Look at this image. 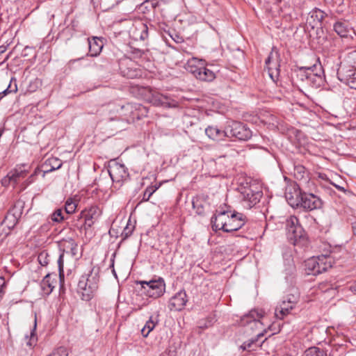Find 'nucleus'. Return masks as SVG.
Listing matches in <instances>:
<instances>
[{"mask_svg": "<svg viewBox=\"0 0 356 356\" xmlns=\"http://www.w3.org/2000/svg\"><path fill=\"white\" fill-rule=\"evenodd\" d=\"M45 168L44 172H51L59 169L62 166V161L55 157L47 159L44 165Z\"/></svg>", "mask_w": 356, "mask_h": 356, "instance_id": "29", "label": "nucleus"}, {"mask_svg": "<svg viewBox=\"0 0 356 356\" xmlns=\"http://www.w3.org/2000/svg\"><path fill=\"white\" fill-rule=\"evenodd\" d=\"M111 261H112V263H111V268H114V259H112V260H111ZM112 271H113V273L115 275H116V273H115V271L114 268H113V270H112Z\"/></svg>", "mask_w": 356, "mask_h": 356, "instance_id": "52", "label": "nucleus"}, {"mask_svg": "<svg viewBox=\"0 0 356 356\" xmlns=\"http://www.w3.org/2000/svg\"><path fill=\"white\" fill-rule=\"evenodd\" d=\"M108 172L114 183L115 188H120L122 184L129 179L127 168L115 160L111 161L108 166Z\"/></svg>", "mask_w": 356, "mask_h": 356, "instance_id": "7", "label": "nucleus"}, {"mask_svg": "<svg viewBox=\"0 0 356 356\" xmlns=\"http://www.w3.org/2000/svg\"><path fill=\"white\" fill-rule=\"evenodd\" d=\"M120 70L122 75L128 79H136L142 76L141 70L136 67L130 59H124L120 62Z\"/></svg>", "mask_w": 356, "mask_h": 356, "instance_id": "17", "label": "nucleus"}, {"mask_svg": "<svg viewBox=\"0 0 356 356\" xmlns=\"http://www.w3.org/2000/svg\"><path fill=\"white\" fill-rule=\"evenodd\" d=\"M286 229L288 238L293 245H296L299 242L305 240V231L299 224L298 218L295 216H291L286 220Z\"/></svg>", "mask_w": 356, "mask_h": 356, "instance_id": "8", "label": "nucleus"}, {"mask_svg": "<svg viewBox=\"0 0 356 356\" xmlns=\"http://www.w3.org/2000/svg\"><path fill=\"white\" fill-rule=\"evenodd\" d=\"M304 356H327L326 353L316 346L307 348L304 353Z\"/></svg>", "mask_w": 356, "mask_h": 356, "instance_id": "36", "label": "nucleus"}, {"mask_svg": "<svg viewBox=\"0 0 356 356\" xmlns=\"http://www.w3.org/2000/svg\"><path fill=\"white\" fill-rule=\"evenodd\" d=\"M278 58V51L273 48L265 61L268 75L274 82H276L279 76Z\"/></svg>", "mask_w": 356, "mask_h": 356, "instance_id": "15", "label": "nucleus"}, {"mask_svg": "<svg viewBox=\"0 0 356 356\" xmlns=\"http://www.w3.org/2000/svg\"><path fill=\"white\" fill-rule=\"evenodd\" d=\"M350 290L356 293V280L350 286Z\"/></svg>", "mask_w": 356, "mask_h": 356, "instance_id": "50", "label": "nucleus"}, {"mask_svg": "<svg viewBox=\"0 0 356 356\" xmlns=\"http://www.w3.org/2000/svg\"><path fill=\"white\" fill-rule=\"evenodd\" d=\"M348 86L353 89L356 90V75L353 79L348 83Z\"/></svg>", "mask_w": 356, "mask_h": 356, "instance_id": "49", "label": "nucleus"}, {"mask_svg": "<svg viewBox=\"0 0 356 356\" xmlns=\"http://www.w3.org/2000/svg\"><path fill=\"white\" fill-rule=\"evenodd\" d=\"M48 356H67V353L65 348L59 347Z\"/></svg>", "mask_w": 356, "mask_h": 356, "instance_id": "43", "label": "nucleus"}, {"mask_svg": "<svg viewBox=\"0 0 356 356\" xmlns=\"http://www.w3.org/2000/svg\"><path fill=\"white\" fill-rule=\"evenodd\" d=\"M227 137L232 136L240 140H248L252 137L251 130L243 123L232 121L227 126Z\"/></svg>", "mask_w": 356, "mask_h": 356, "instance_id": "11", "label": "nucleus"}, {"mask_svg": "<svg viewBox=\"0 0 356 356\" xmlns=\"http://www.w3.org/2000/svg\"><path fill=\"white\" fill-rule=\"evenodd\" d=\"M40 287L44 294L49 295L52 292L55 286L54 280H51V274L49 273L44 276L40 283Z\"/></svg>", "mask_w": 356, "mask_h": 356, "instance_id": "27", "label": "nucleus"}, {"mask_svg": "<svg viewBox=\"0 0 356 356\" xmlns=\"http://www.w3.org/2000/svg\"><path fill=\"white\" fill-rule=\"evenodd\" d=\"M157 324V321H154L152 317L151 316L149 319L146 322L145 326L141 330V334L144 337H147L151 331L154 330L156 325Z\"/></svg>", "mask_w": 356, "mask_h": 356, "instance_id": "33", "label": "nucleus"}, {"mask_svg": "<svg viewBox=\"0 0 356 356\" xmlns=\"http://www.w3.org/2000/svg\"><path fill=\"white\" fill-rule=\"evenodd\" d=\"M6 281L4 277H0V293L4 294L3 288L6 286Z\"/></svg>", "mask_w": 356, "mask_h": 356, "instance_id": "46", "label": "nucleus"}, {"mask_svg": "<svg viewBox=\"0 0 356 356\" xmlns=\"http://www.w3.org/2000/svg\"><path fill=\"white\" fill-rule=\"evenodd\" d=\"M51 220L55 222H60L64 220L62 209H56L50 216Z\"/></svg>", "mask_w": 356, "mask_h": 356, "instance_id": "40", "label": "nucleus"}, {"mask_svg": "<svg viewBox=\"0 0 356 356\" xmlns=\"http://www.w3.org/2000/svg\"><path fill=\"white\" fill-rule=\"evenodd\" d=\"M211 222L213 230L231 232L241 229L246 222V217L242 213L232 210L230 207L225 206L216 210Z\"/></svg>", "mask_w": 356, "mask_h": 356, "instance_id": "1", "label": "nucleus"}, {"mask_svg": "<svg viewBox=\"0 0 356 356\" xmlns=\"http://www.w3.org/2000/svg\"><path fill=\"white\" fill-rule=\"evenodd\" d=\"M332 266V259L330 257H313L305 261V271L308 275H317L327 271Z\"/></svg>", "mask_w": 356, "mask_h": 356, "instance_id": "4", "label": "nucleus"}, {"mask_svg": "<svg viewBox=\"0 0 356 356\" xmlns=\"http://www.w3.org/2000/svg\"><path fill=\"white\" fill-rule=\"evenodd\" d=\"M132 53L134 58H140L144 54V51L140 49H134Z\"/></svg>", "mask_w": 356, "mask_h": 356, "instance_id": "48", "label": "nucleus"}, {"mask_svg": "<svg viewBox=\"0 0 356 356\" xmlns=\"http://www.w3.org/2000/svg\"><path fill=\"white\" fill-rule=\"evenodd\" d=\"M89 46V54L91 56H97L102 50L104 44L102 40L97 37L88 39Z\"/></svg>", "mask_w": 356, "mask_h": 356, "instance_id": "23", "label": "nucleus"}, {"mask_svg": "<svg viewBox=\"0 0 356 356\" xmlns=\"http://www.w3.org/2000/svg\"><path fill=\"white\" fill-rule=\"evenodd\" d=\"M17 222V220L13 215L6 216L3 224L6 225L9 229L13 227Z\"/></svg>", "mask_w": 356, "mask_h": 356, "instance_id": "41", "label": "nucleus"}, {"mask_svg": "<svg viewBox=\"0 0 356 356\" xmlns=\"http://www.w3.org/2000/svg\"><path fill=\"white\" fill-rule=\"evenodd\" d=\"M298 298L294 295H288L275 308V314L277 318L282 319L289 314L298 303Z\"/></svg>", "mask_w": 356, "mask_h": 356, "instance_id": "14", "label": "nucleus"}, {"mask_svg": "<svg viewBox=\"0 0 356 356\" xmlns=\"http://www.w3.org/2000/svg\"><path fill=\"white\" fill-rule=\"evenodd\" d=\"M97 287V278L92 275L86 274L82 275L79 281L77 291L83 300L88 301L93 296Z\"/></svg>", "mask_w": 356, "mask_h": 356, "instance_id": "6", "label": "nucleus"}, {"mask_svg": "<svg viewBox=\"0 0 356 356\" xmlns=\"http://www.w3.org/2000/svg\"><path fill=\"white\" fill-rule=\"evenodd\" d=\"M160 185H151L145 189L143 195L142 202H147L150 197L158 190Z\"/></svg>", "mask_w": 356, "mask_h": 356, "instance_id": "38", "label": "nucleus"}, {"mask_svg": "<svg viewBox=\"0 0 356 356\" xmlns=\"http://www.w3.org/2000/svg\"><path fill=\"white\" fill-rule=\"evenodd\" d=\"M149 29L146 24L140 22L131 31L132 37L136 40H145L148 38Z\"/></svg>", "mask_w": 356, "mask_h": 356, "instance_id": "21", "label": "nucleus"}, {"mask_svg": "<svg viewBox=\"0 0 356 356\" xmlns=\"http://www.w3.org/2000/svg\"><path fill=\"white\" fill-rule=\"evenodd\" d=\"M173 40L176 42H181V38L177 36V40H175V38H173Z\"/></svg>", "mask_w": 356, "mask_h": 356, "instance_id": "53", "label": "nucleus"}, {"mask_svg": "<svg viewBox=\"0 0 356 356\" xmlns=\"http://www.w3.org/2000/svg\"><path fill=\"white\" fill-rule=\"evenodd\" d=\"M38 261L42 266H46L48 264L47 253L41 252L38 255Z\"/></svg>", "mask_w": 356, "mask_h": 356, "instance_id": "44", "label": "nucleus"}, {"mask_svg": "<svg viewBox=\"0 0 356 356\" xmlns=\"http://www.w3.org/2000/svg\"><path fill=\"white\" fill-rule=\"evenodd\" d=\"M204 65V60L202 59H197V58H192L188 60L186 69L196 78L198 72H200V68Z\"/></svg>", "mask_w": 356, "mask_h": 356, "instance_id": "24", "label": "nucleus"}, {"mask_svg": "<svg viewBox=\"0 0 356 356\" xmlns=\"http://www.w3.org/2000/svg\"><path fill=\"white\" fill-rule=\"evenodd\" d=\"M133 229H134V227H129L127 225L122 233V236H123V238H127L129 236H131V234H132Z\"/></svg>", "mask_w": 356, "mask_h": 356, "instance_id": "45", "label": "nucleus"}, {"mask_svg": "<svg viewBox=\"0 0 356 356\" xmlns=\"http://www.w3.org/2000/svg\"><path fill=\"white\" fill-rule=\"evenodd\" d=\"M196 79L202 81L211 82L216 79V74L204 65L198 72Z\"/></svg>", "mask_w": 356, "mask_h": 356, "instance_id": "26", "label": "nucleus"}, {"mask_svg": "<svg viewBox=\"0 0 356 356\" xmlns=\"http://www.w3.org/2000/svg\"><path fill=\"white\" fill-rule=\"evenodd\" d=\"M304 191L300 186L296 182L289 183L285 188V197L288 203L292 207H298L300 199Z\"/></svg>", "mask_w": 356, "mask_h": 356, "instance_id": "12", "label": "nucleus"}, {"mask_svg": "<svg viewBox=\"0 0 356 356\" xmlns=\"http://www.w3.org/2000/svg\"><path fill=\"white\" fill-rule=\"evenodd\" d=\"M35 329H36V318L35 319V321H34L33 328L31 330V334H30V339H29V341H27V345L29 346H31L36 343L37 337H36V334H35Z\"/></svg>", "mask_w": 356, "mask_h": 356, "instance_id": "42", "label": "nucleus"}, {"mask_svg": "<svg viewBox=\"0 0 356 356\" xmlns=\"http://www.w3.org/2000/svg\"><path fill=\"white\" fill-rule=\"evenodd\" d=\"M264 314L263 310H251L248 314L243 317L241 323L244 326H250L251 329L261 328L262 323L260 321V318L264 317Z\"/></svg>", "mask_w": 356, "mask_h": 356, "instance_id": "16", "label": "nucleus"}, {"mask_svg": "<svg viewBox=\"0 0 356 356\" xmlns=\"http://www.w3.org/2000/svg\"><path fill=\"white\" fill-rule=\"evenodd\" d=\"M293 175L296 179L299 181L304 180L305 182L309 177V172L303 165L300 164L294 165Z\"/></svg>", "mask_w": 356, "mask_h": 356, "instance_id": "28", "label": "nucleus"}, {"mask_svg": "<svg viewBox=\"0 0 356 356\" xmlns=\"http://www.w3.org/2000/svg\"><path fill=\"white\" fill-rule=\"evenodd\" d=\"M264 337V334L262 332H260L257 334V337L252 338L247 341H245L243 345L241 346V348L243 350H248L250 351L252 349H251V347L252 345L255 344L257 346H261L262 343L264 342L265 340H263L262 342L260 344H257V342L259 341V339Z\"/></svg>", "mask_w": 356, "mask_h": 356, "instance_id": "32", "label": "nucleus"}, {"mask_svg": "<svg viewBox=\"0 0 356 356\" xmlns=\"http://www.w3.org/2000/svg\"><path fill=\"white\" fill-rule=\"evenodd\" d=\"M310 13H311V17L314 18V20L316 21V22L319 23L320 24H321L323 22V20L326 17H327V13H325L324 11H323L318 8L314 9Z\"/></svg>", "mask_w": 356, "mask_h": 356, "instance_id": "35", "label": "nucleus"}, {"mask_svg": "<svg viewBox=\"0 0 356 356\" xmlns=\"http://www.w3.org/2000/svg\"><path fill=\"white\" fill-rule=\"evenodd\" d=\"M323 206V201L320 197L312 193L304 191L300 199L298 207H301L306 211H312L321 209Z\"/></svg>", "mask_w": 356, "mask_h": 356, "instance_id": "13", "label": "nucleus"}, {"mask_svg": "<svg viewBox=\"0 0 356 356\" xmlns=\"http://www.w3.org/2000/svg\"><path fill=\"white\" fill-rule=\"evenodd\" d=\"M205 134L213 140H219L225 137H227V127L225 130H221L216 126H209L205 129Z\"/></svg>", "mask_w": 356, "mask_h": 356, "instance_id": "22", "label": "nucleus"}, {"mask_svg": "<svg viewBox=\"0 0 356 356\" xmlns=\"http://www.w3.org/2000/svg\"><path fill=\"white\" fill-rule=\"evenodd\" d=\"M136 283L141 285L143 293L154 299L163 296L165 290V284L162 278L152 280L149 282L138 281Z\"/></svg>", "mask_w": 356, "mask_h": 356, "instance_id": "9", "label": "nucleus"}, {"mask_svg": "<svg viewBox=\"0 0 356 356\" xmlns=\"http://www.w3.org/2000/svg\"><path fill=\"white\" fill-rule=\"evenodd\" d=\"M193 209L198 215H202L204 213L206 202L200 197H195L192 200Z\"/></svg>", "mask_w": 356, "mask_h": 356, "instance_id": "31", "label": "nucleus"}, {"mask_svg": "<svg viewBox=\"0 0 356 356\" xmlns=\"http://www.w3.org/2000/svg\"><path fill=\"white\" fill-rule=\"evenodd\" d=\"M77 252H78V245L77 244L75 243V246L74 247H72L71 249H70L69 250V253L72 256V257H75L77 255Z\"/></svg>", "mask_w": 356, "mask_h": 356, "instance_id": "47", "label": "nucleus"}, {"mask_svg": "<svg viewBox=\"0 0 356 356\" xmlns=\"http://www.w3.org/2000/svg\"><path fill=\"white\" fill-rule=\"evenodd\" d=\"M134 108L137 109L136 105L134 106L132 104H129V103L127 104L126 105H122V106H119V105L118 106H115V105L109 104L107 106V109L109 111H115L116 112H119L120 110L121 111H123L124 110H126L127 111H130L131 113H133V109Z\"/></svg>", "mask_w": 356, "mask_h": 356, "instance_id": "34", "label": "nucleus"}, {"mask_svg": "<svg viewBox=\"0 0 356 356\" xmlns=\"http://www.w3.org/2000/svg\"><path fill=\"white\" fill-rule=\"evenodd\" d=\"M26 173V171L24 170L19 169H15L14 170L10 171L7 177L3 180V184H5L7 182V179L9 182H13V184H16L19 181L20 178H24Z\"/></svg>", "mask_w": 356, "mask_h": 356, "instance_id": "25", "label": "nucleus"}, {"mask_svg": "<svg viewBox=\"0 0 356 356\" xmlns=\"http://www.w3.org/2000/svg\"><path fill=\"white\" fill-rule=\"evenodd\" d=\"M77 203L72 198H68L65 204V212L68 214L74 213L76 209Z\"/></svg>", "mask_w": 356, "mask_h": 356, "instance_id": "39", "label": "nucleus"}, {"mask_svg": "<svg viewBox=\"0 0 356 356\" xmlns=\"http://www.w3.org/2000/svg\"><path fill=\"white\" fill-rule=\"evenodd\" d=\"M151 102L155 106H163L165 108H175L178 106L177 102L172 99L168 95L159 92L152 95Z\"/></svg>", "mask_w": 356, "mask_h": 356, "instance_id": "20", "label": "nucleus"}, {"mask_svg": "<svg viewBox=\"0 0 356 356\" xmlns=\"http://www.w3.org/2000/svg\"><path fill=\"white\" fill-rule=\"evenodd\" d=\"M311 58L314 63L298 67L294 75L296 80L302 82L303 86L318 88L324 83V72L319 58L315 55H312Z\"/></svg>", "mask_w": 356, "mask_h": 356, "instance_id": "2", "label": "nucleus"}, {"mask_svg": "<svg viewBox=\"0 0 356 356\" xmlns=\"http://www.w3.org/2000/svg\"><path fill=\"white\" fill-rule=\"evenodd\" d=\"M4 49H3V47H0V54L3 52Z\"/></svg>", "mask_w": 356, "mask_h": 356, "instance_id": "54", "label": "nucleus"}, {"mask_svg": "<svg viewBox=\"0 0 356 356\" xmlns=\"http://www.w3.org/2000/svg\"><path fill=\"white\" fill-rule=\"evenodd\" d=\"M187 301L186 291H179L170 299L168 307L170 310L181 311L185 307Z\"/></svg>", "mask_w": 356, "mask_h": 356, "instance_id": "19", "label": "nucleus"}, {"mask_svg": "<svg viewBox=\"0 0 356 356\" xmlns=\"http://www.w3.org/2000/svg\"><path fill=\"white\" fill-rule=\"evenodd\" d=\"M352 229L355 236H356V220L352 223Z\"/></svg>", "mask_w": 356, "mask_h": 356, "instance_id": "51", "label": "nucleus"}, {"mask_svg": "<svg viewBox=\"0 0 356 356\" xmlns=\"http://www.w3.org/2000/svg\"><path fill=\"white\" fill-rule=\"evenodd\" d=\"M334 30L341 37H346L349 33L348 25L345 22H337L334 24Z\"/></svg>", "mask_w": 356, "mask_h": 356, "instance_id": "30", "label": "nucleus"}, {"mask_svg": "<svg viewBox=\"0 0 356 356\" xmlns=\"http://www.w3.org/2000/svg\"><path fill=\"white\" fill-rule=\"evenodd\" d=\"M337 77L346 85L356 75V50L346 54L337 70Z\"/></svg>", "mask_w": 356, "mask_h": 356, "instance_id": "3", "label": "nucleus"}, {"mask_svg": "<svg viewBox=\"0 0 356 356\" xmlns=\"http://www.w3.org/2000/svg\"><path fill=\"white\" fill-rule=\"evenodd\" d=\"M75 241L72 238L63 239L60 242V249L63 252L60 254L58 259V273L60 281L63 282L64 280V270H63V256L64 252L69 253L70 249L75 246Z\"/></svg>", "mask_w": 356, "mask_h": 356, "instance_id": "18", "label": "nucleus"}, {"mask_svg": "<svg viewBox=\"0 0 356 356\" xmlns=\"http://www.w3.org/2000/svg\"><path fill=\"white\" fill-rule=\"evenodd\" d=\"M102 215V209L97 205H92L83 210L77 216L78 220L83 219L80 228L85 230L90 228L97 222Z\"/></svg>", "mask_w": 356, "mask_h": 356, "instance_id": "10", "label": "nucleus"}, {"mask_svg": "<svg viewBox=\"0 0 356 356\" xmlns=\"http://www.w3.org/2000/svg\"><path fill=\"white\" fill-rule=\"evenodd\" d=\"M263 195L262 191L257 184L242 186L240 188V197L244 207L251 209L259 202Z\"/></svg>", "mask_w": 356, "mask_h": 356, "instance_id": "5", "label": "nucleus"}, {"mask_svg": "<svg viewBox=\"0 0 356 356\" xmlns=\"http://www.w3.org/2000/svg\"><path fill=\"white\" fill-rule=\"evenodd\" d=\"M17 91V86L16 84V79L12 78L10 80V83L1 92H0V100L6 95L11 92H16Z\"/></svg>", "mask_w": 356, "mask_h": 356, "instance_id": "37", "label": "nucleus"}]
</instances>
